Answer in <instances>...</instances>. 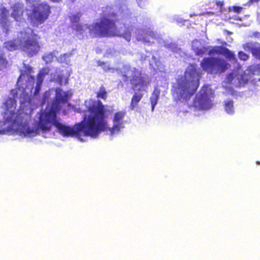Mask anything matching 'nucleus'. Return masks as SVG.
Listing matches in <instances>:
<instances>
[{
  "instance_id": "obj_4",
  "label": "nucleus",
  "mask_w": 260,
  "mask_h": 260,
  "mask_svg": "<svg viewBox=\"0 0 260 260\" xmlns=\"http://www.w3.org/2000/svg\"><path fill=\"white\" fill-rule=\"evenodd\" d=\"M200 66L203 71L211 75L222 73L230 67L224 59L215 57L204 58Z\"/></svg>"
},
{
  "instance_id": "obj_1",
  "label": "nucleus",
  "mask_w": 260,
  "mask_h": 260,
  "mask_svg": "<svg viewBox=\"0 0 260 260\" xmlns=\"http://www.w3.org/2000/svg\"><path fill=\"white\" fill-rule=\"evenodd\" d=\"M55 91V96L50 108L40 116L38 126L42 131H50L52 124L64 137H79L83 136L96 138L100 133L107 129V122L105 120L107 118L106 111L105 106L100 100L91 102V104L87 109L90 115L88 117L85 116L82 121L75 124L74 126H66L59 122L57 120V114L61 110V104L67 103L72 94L63 91L60 88H56Z\"/></svg>"
},
{
  "instance_id": "obj_11",
  "label": "nucleus",
  "mask_w": 260,
  "mask_h": 260,
  "mask_svg": "<svg viewBox=\"0 0 260 260\" xmlns=\"http://www.w3.org/2000/svg\"><path fill=\"white\" fill-rule=\"evenodd\" d=\"M243 48L246 51L251 52L256 59L260 60V44L256 42H247L243 45Z\"/></svg>"
},
{
  "instance_id": "obj_13",
  "label": "nucleus",
  "mask_w": 260,
  "mask_h": 260,
  "mask_svg": "<svg viewBox=\"0 0 260 260\" xmlns=\"http://www.w3.org/2000/svg\"><path fill=\"white\" fill-rule=\"evenodd\" d=\"M234 79H236L238 80V83L240 86L244 85L247 83V80L245 78L244 73L230 74L229 76V80L230 79V81L232 82Z\"/></svg>"
},
{
  "instance_id": "obj_15",
  "label": "nucleus",
  "mask_w": 260,
  "mask_h": 260,
  "mask_svg": "<svg viewBox=\"0 0 260 260\" xmlns=\"http://www.w3.org/2000/svg\"><path fill=\"white\" fill-rule=\"evenodd\" d=\"M160 91L158 90L155 89L152 92V95L150 97V101L151 105L152 111H154L155 106L157 103L159 99Z\"/></svg>"
},
{
  "instance_id": "obj_24",
  "label": "nucleus",
  "mask_w": 260,
  "mask_h": 260,
  "mask_svg": "<svg viewBox=\"0 0 260 260\" xmlns=\"http://www.w3.org/2000/svg\"><path fill=\"white\" fill-rule=\"evenodd\" d=\"M26 134L29 136H36L39 134L38 129H31L30 127H28L26 130Z\"/></svg>"
},
{
  "instance_id": "obj_35",
  "label": "nucleus",
  "mask_w": 260,
  "mask_h": 260,
  "mask_svg": "<svg viewBox=\"0 0 260 260\" xmlns=\"http://www.w3.org/2000/svg\"><path fill=\"white\" fill-rule=\"evenodd\" d=\"M28 72L30 73L31 71H32V68L31 67H28L27 69Z\"/></svg>"
},
{
  "instance_id": "obj_14",
  "label": "nucleus",
  "mask_w": 260,
  "mask_h": 260,
  "mask_svg": "<svg viewBox=\"0 0 260 260\" xmlns=\"http://www.w3.org/2000/svg\"><path fill=\"white\" fill-rule=\"evenodd\" d=\"M143 96V94L139 92H135L133 94L129 108L134 110L138 106V103L141 101Z\"/></svg>"
},
{
  "instance_id": "obj_3",
  "label": "nucleus",
  "mask_w": 260,
  "mask_h": 260,
  "mask_svg": "<svg viewBox=\"0 0 260 260\" xmlns=\"http://www.w3.org/2000/svg\"><path fill=\"white\" fill-rule=\"evenodd\" d=\"M200 78L201 73L198 71L197 64H190L184 75L177 80L176 85L172 90L175 100L178 102L189 100L199 86Z\"/></svg>"
},
{
  "instance_id": "obj_30",
  "label": "nucleus",
  "mask_w": 260,
  "mask_h": 260,
  "mask_svg": "<svg viewBox=\"0 0 260 260\" xmlns=\"http://www.w3.org/2000/svg\"><path fill=\"white\" fill-rule=\"evenodd\" d=\"M251 37H254L255 38L259 39L260 38V32L258 31H255L252 33L251 35Z\"/></svg>"
},
{
  "instance_id": "obj_27",
  "label": "nucleus",
  "mask_w": 260,
  "mask_h": 260,
  "mask_svg": "<svg viewBox=\"0 0 260 260\" xmlns=\"http://www.w3.org/2000/svg\"><path fill=\"white\" fill-rule=\"evenodd\" d=\"M232 9L235 13H240L243 10V8L240 6H233Z\"/></svg>"
},
{
  "instance_id": "obj_28",
  "label": "nucleus",
  "mask_w": 260,
  "mask_h": 260,
  "mask_svg": "<svg viewBox=\"0 0 260 260\" xmlns=\"http://www.w3.org/2000/svg\"><path fill=\"white\" fill-rule=\"evenodd\" d=\"M42 84L36 83L35 90L34 92L35 94H37L41 90Z\"/></svg>"
},
{
  "instance_id": "obj_33",
  "label": "nucleus",
  "mask_w": 260,
  "mask_h": 260,
  "mask_svg": "<svg viewBox=\"0 0 260 260\" xmlns=\"http://www.w3.org/2000/svg\"><path fill=\"white\" fill-rule=\"evenodd\" d=\"M106 63L103 61H99L98 62V66L101 67H103L105 66Z\"/></svg>"
},
{
  "instance_id": "obj_22",
  "label": "nucleus",
  "mask_w": 260,
  "mask_h": 260,
  "mask_svg": "<svg viewBox=\"0 0 260 260\" xmlns=\"http://www.w3.org/2000/svg\"><path fill=\"white\" fill-rule=\"evenodd\" d=\"M206 51V48L205 47L203 48H197L194 50L195 53L198 56H203L205 54Z\"/></svg>"
},
{
  "instance_id": "obj_2",
  "label": "nucleus",
  "mask_w": 260,
  "mask_h": 260,
  "mask_svg": "<svg viewBox=\"0 0 260 260\" xmlns=\"http://www.w3.org/2000/svg\"><path fill=\"white\" fill-rule=\"evenodd\" d=\"M118 18L116 13L110 7H106L99 22L93 23L90 29V34L99 37H120L127 41L131 39V29L125 24L122 23L118 28L116 23Z\"/></svg>"
},
{
  "instance_id": "obj_25",
  "label": "nucleus",
  "mask_w": 260,
  "mask_h": 260,
  "mask_svg": "<svg viewBox=\"0 0 260 260\" xmlns=\"http://www.w3.org/2000/svg\"><path fill=\"white\" fill-rule=\"evenodd\" d=\"M50 96V93L49 91H45L43 97L42 104H45L48 101V100Z\"/></svg>"
},
{
  "instance_id": "obj_36",
  "label": "nucleus",
  "mask_w": 260,
  "mask_h": 260,
  "mask_svg": "<svg viewBox=\"0 0 260 260\" xmlns=\"http://www.w3.org/2000/svg\"><path fill=\"white\" fill-rule=\"evenodd\" d=\"M30 78L32 80H34V79H35V77L33 76H30Z\"/></svg>"
},
{
  "instance_id": "obj_37",
  "label": "nucleus",
  "mask_w": 260,
  "mask_h": 260,
  "mask_svg": "<svg viewBox=\"0 0 260 260\" xmlns=\"http://www.w3.org/2000/svg\"><path fill=\"white\" fill-rule=\"evenodd\" d=\"M217 4H218V5H222V4L221 3H220V2H219L218 3H217Z\"/></svg>"
},
{
  "instance_id": "obj_31",
  "label": "nucleus",
  "mask_w": 260,
  "mask_h": 260,
  "mask_svg": "<svg viewBox=\"0 0 260 260\" xmlns=\"http://www.w3.org/2000/svg\"><path fill=\"white\" fill-rule=\"evenodd\" d=\"M75 30L77 31H82L83 30V26L81 24L76 25Z\"/></svg>"
},
{
  "instance_id": "obj_38",
  "label": "nucleus",
  "mask_w": 260,
  "mask_h": 260,
  "mask_svg": "<svg viewBox=\"0 0 260 260\" xmlns=\"http://www.w3.org/2000/svg\"><path fill=\"white\" fill-rule=\"evenodd\" d=\"M256 164L258 165H260V161H257L256 162Z\"/></svg>"
},
{
  "instance_id": "obj_9",
  "label": "nucleus",
  "mask_w": 260,
  "mask_h": 260,
  "mask_svg": "<svg viewBox=\"0 0 260 260\" xmlns=\"http://www.w3.org/2000/svg\"><path fill=\"white\" fill-rule=\"evenodd\" d=\"M193 106L198 110H206L209 107V100L207 94H200L196 96Z\"/></svg>"
},
{
  "instance_id": "obj_16",
  "label": "nucleus",
  "mask_w": 260,
  "mask_h": 260,
  "mask_svg": "<svg viewBox=\"0 0 260 260\" xmlns=\"http://www.w3.org/2000/svg\"><path fill=\"white\" fill-rule=\"evenodd\" d=\"M224 108L225 111L229 114L234 112V103L232 100H228L224 102Z\"/></svg>"
},
{
  "instance_id": "obj_23",
  "label": "nucleus",
  "mask_w": 260,
  "mask_h": 260,
  "mask_svg": "<svg viewBox=\"0 0 260 260\" xmlns=\"http://www.w3.org/2000/svg\"><path fill=\"white\" fill-rule=\"evenodd\" d=\"M238 55L239 58L241 60L246 61L249 58V55L242 51L238 52Z\"/></svg>"
},
{
  "instance_id": "obj_19",
  "label": "nucleus",
  "mask_w": 260,
  "mask_h": 260,
  "mask_svg": "<svg viewBox=\"0 0 260 260\" xmlns=\"http://www.w3.org/2000/svg\"><path fill=\"white\" fill-rule=\"evenodd\" d=\"M6 47L10 51L15 50L17 48V45L12 41L8 42L5 43Z\"/></svg>"
},
{
  "instance_id": "obj_5",
  "label": "nucleus",
  "mask_w": 260,
  "mask_h": 260,
  "mask_svg": "<svg viewBox=\"0 0 260 260\" xmlns=\"http://www.w3.org/2000/svg\"><path fill=\"white\" fill-rule=\"evenodd\" d=\"M31 14H27L28 18L38 23H43L51 13V6L47 2L31 6Z\"/></svg>"
},
{
  "instance_id": "obj_18",
  "label": "nucleus",
  "mask_w": 260,
  "mask_h": 260,
  "mask_svg": "<svg viewBox=\"0 0 260 260\" xmlns=\"http://www.w3.org/2000/svg\"><path fill=\"white\" fill-rule=\"evenodd\" d=\"M47 74H48V72H46V69L40 70L37 76V83L42 84L44 77Z\"/></svg>"
},
{
  "instance_id": "obj_17",
  "label": "nucleus",
  "mask_w": 260,
  "mask_h": 260,
  "mask_svg": "<svg viewBox=\"0 0 260 260\" xmlns=\"http://www.w3.org/2000/svg\"><path fill=\"white\" fill-rule=\"evenodd\" d=\"M96 98L106 100L107 98V92L104 85H102L100 87L99 91L96 93Z\"/></svg>"
},
{
  "instance_id": "obj_21",
  "label": "nucleus",
  "mask_w": 260,
  "mask_h": 260,
  "mask_svg": "<svg viewBox=\"0 0 260 260\" xmlns=\"http://www.w3.org/2000/svg\"><path fill=\"white\" fill-rule=\"evenodd\" d=\"M53 55L52 53H49L48 54H45L42 58L44 61L46 63L51 62L52 61L53 59Z\"/></svg>"
},
{
  "instance_id": "obj_20",
  "label": "nucleus",
  "mask_w": 260,
  "mask_h": 260,
  "mask_svg": "<svg viewBox=\"0 0 260 260\" xmlns=\"http://www.w3.org/2000/svg\"><path fill=\"white\" fill-rule=\"evenodd\" d=\"M81 14L78 13L77 14L73 15L70 17V19L72 23H78L80 19Z\"/></svg>"
},
{
  "instance_id": "obj_26",
  "label": "nucleus",
  "mask_w": 260,
  "mask_h": 260,
  "mask_svg": "<svg viewBox=\"0 0 260 260\" xmlns=\"http://www.w3.org/2000/svg\"><path fill=\"white\" fill-rule=\"evenodd\" d=\"M71 55V54L70 53H64L60 55V56L59 57L60 61L62 62L64 61L66 58L70 57Z\"/></svg>"
},
{
  "instance_id": "obj_7",
  "label": "nucleus",
  "mask_w": 260,
  "mask_h": 260,
  "mask_svg": "<svg viewBox=\"0 0 260 260\" xmlns=\"http://www.w3.org/2000/svg\"><path fill=\"white\" fill-rule=\"evenodd\" d=\"M11 16L17 22L25 20V13L27 10L24 7V4L17 2L11 6Z\"/></svg>"
},
{
  "instance_id": "obj_32",
  "label": "nucleus",
  "mask_w": 260,
  "mask_h": 260,
  "mask_svg": "<svg viewBox=\"0 0 260 260\" xmlns=\"http://www.w3.org/2000/svg\"><path fill=\"white\" fill-rule=\"evenodd\" d=\"M121 76L123 77V81L127 82L128 80V77L125 74L121 73Z\"/></svg>"
},
{
  "instance_id": "obj_8",
  "label": "nucleus",
  "mask_w": 260,
  "mask_h": 260,
  "mask_svg": "<svg viewBox=\"0 0 260 260\" xmlns=\"http://www.w3.org/2000/svg\"><path fill=\"white\" fill-rule=\"evenodd\" d=\"M208 54L209 55H222L229 60H235L236 57L234 53L228 48L221 46H215L211 48Z\"/></svg>"
},
{
  "instance_id": "obj_29",
  "label": "nucleus",
  "mask_w": 260,
  "mask_h": 260,
  "mask_svg": "<svg viewBox=\"0 0 260 260\" xmlns=\"http://www.w3.org/2000/svg\"><path fill=\"white\" fill-rule=\"evenodd\" d=\"M260 1V0H249L247 3L244 5L245 6H250L251 5H253L255 3H257Z\"/></svg>"
},
{
  "instance_id": "obj_34",
  "label": "nucleus",
  "mask_w": 260,
  "mask_h": 260,
  "mask_svg": "<svg viewBox=\"0 0 260 260\" xmlns=\"http://www.w3.org/2000/svg\"><path fill=\"white\" fill-rule=\"evenodd\" d=\"M69 101H70V100L68 101V102H67V103H66V104H68V106L69 107H72V104H71V103H69ZM64 104H66V103H65V104H61V106L62 105H64Z\"/></svg>"
},
{
  "instance_id": "obj_10",
  "label": "nucleus",
  "mask_w": 260,
  "mask_h": 260,
  "mask_svg": "<svg viewBox=\"0 0 260 260\" xmlns=\"http://www.w3.org/2000/svg\"><path fill=\"white\" fill-rule=\"evenodd\" d=\"M125 115L126 112L124 111H118L115 113L113 119V125L111 130L112 133L119 132L123 127V119Z\"/></svg>"
},
{
  "instance_id": "obj_6",
  "label": "nucleus",
  "mask_w": 260,
  "mask_h": 260,
  "mask_svg": "<svg viewBox=\"0 0 260 260\" xmlns=\"http://www.w3.org/2000/svg\"><path fill=\"white\" fill-rule=\"evenodd\" d=\"M40 37L36 34L32 35L28 37L22 45V48L28 55L32 56L36 55L40 50V46L38 40Z\"/></svg>"
},
{
  "instance_id": "obj_12",
  "label": "nucleus",
  "mask_w": 260,
  "mask_h": 260,
  "mask_svg": "<svg viewBox=\"0 0 260 260\" xmlns=\"http://www.w3.org/2000/svg\"><path fill=\"white\" fill-rule=\"evenodd\" d=\"M0 25L3 28H7L10 25L9 11L5 7L0 8Z\"/></svg>"
}]
</instances>
